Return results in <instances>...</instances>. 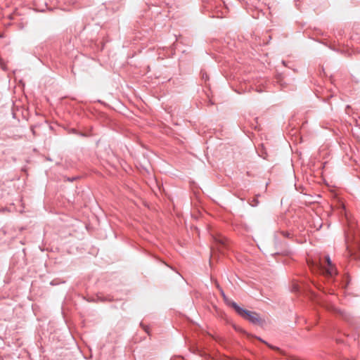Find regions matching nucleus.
Masks as SVG:
<instances>
[{
	"label": "nucleus",
	"mask_w": 360,
	"mask_h": 360,
	"mask_svg": "<svg viewBox=\"0 0 360 360\" xmlns=\"http://www.w3.org/2000/svg\"><path fill=\"white\" fill-rule=\"evenodd\" d=\"M236 311V312L242 317L248 319L250 322L254 324H261L262 320L259 318L258 314L256 312L248 311L240 307L236 302H231L229 304Z\"/></svg>",
	"instance_id": "nucleus-2"
},
{
	"label": "nucleus",
	"mask_w": 360,
	"mask_h": 360,
	"mask_svg": "<svg viewBox=\"0 0 360 360\" xmlns=\"http://www.w3.org/2000/svg\"><path fill=\"white\" fill-rule=\"evenodd\" d=\"M259 204V201L257 198H254L250 202V205L253 207L257 206Z\"/></svg>",
	"instance_id": "nucleus-4"
},
{
	"label": "nucleus",
	"mask_w": 360,
	"mask_h": 360,
	"mask_svg": "<svg viewBox=\"0 0 360 360\" xmlns=\"http://www.w3.org/2000/svg\"><path fill=\"white\" fill-rule=\"evenodd\" d=\"M311 266L317 267L326 276L333 277L337 274V270L329 256H326L324 260L320 259L319 263L312 262Z\"/></svg>",
	"instance_id": "nucleus-1"
},
{
	"label": "nucleus",
	"mask_w": 360,
	"mask_h": 360,
	"mask_svg": "<svg viewBox=\"0 0 360 360\" xmlns=\"http://www.w3.org/2000/svg\"><path fill=\"white\" fill-rule=\"evenodd\" d=\"M202 77H207V75H202Z\"/></svg>",
	"instance_id": "nucleus-11"
},
{
	"label": "nucleus",
	"mask_w": 360,
	"mask_h": 360,
	"mask_svg": "<svg viewBox=\"0 0 360 360\" xmlns=\"http://www.w3.org/2000/svg\"><path fill=\"white\" fill-rule=\"evenodd\" d=\"M281 233L284 237H286V238H290V235H291V233H290L289 232H285V231H282Z\"/></svg>",
	"instance_id": "nucleus-5"
},
{
	"label": "nucleus",
	"mask_w": 360,
	"mask_h": 360,
	"mask_svg": "<svg viewBox=\"0 0 360 360\" xmlns=\"http://www.w3.org/2000/svg\"><path fill=\"white\" fill-rule=\"evenodd\" d=\"M221 294H222L223 297H225L224 292L222 290H221Z\"/></svg>",
	"instance_id": "nucleus-8"
},
{
	"label": "nucleus",
	"mask_w": 360,
	"mask_h": 360,
	"mask_svg": "<svg viewBox=\"0 0 360 360\" xmlns=\"http://www.w3.org/2000/svg\"><path fill=\"white\" fill-rule=\"evenodd\" d=\"M32 134L34 135L35 132H34V130L33 128H32Z\"/></svg>",
	"instance_id": "nucleus-7"
},
{
	"label": "nucleus",
	"mask_w": 360,
	"mask_h": 360,
	"mask_svg": "<svg viewBox=\"0 0 360 360\" xmlns=\"http://www.w3.org/2000/svg\"><path fill=\"white\" fill-rule=\"evenodd\" d=\"M202 77H207V75H202Z\"/></svg>",
	"instance_id": "nucleus-10"
},
{
	"label": "nucleus",
	"mask_w": 360,
	"mask_h": 360,
	"mask_svg": "<svg viewBox=\"0 0 360 360\" xmlns=\"http://www.w3.org/2000/svg\"><path fill=\"white\" fill-rule=\"evenodd\" d=\"M216 248L219 252H223V249L226 247V239L224 238H215Z\"/></svg>",
	"instance_id": "nucleus-3"
},
{
	"label": "nucleus",
	"mask_w": 360,
	"mask_h": 360,
	"mask_svg": "<svg viewBox=\"0 0 360 360\" xmlns=\"http://www.w3.org/2000/svg\"><path fill=\"white\" fill-rule=\"evenodd\" d=\"M356 248H358V250L360 251V243H356Z\"/></svg>",
	"instance_id": "nucleus-6"
},
{
	"label": "nucleus",
	"mask_w": 360,
	"mask_h": 360,
	"mask_svg": "<svg viewBox=\"0 0 360 360\" xmlns=\"http://www.w3.org/2000/svg\"><path fill=\"white\" fill-rule=\"evenodd\" d=\"M202 77H207V75H202Z\"/></svg>",
	"instance_id": "nucleus-9"
}]
</instances>
